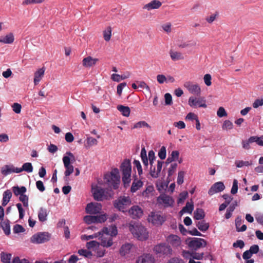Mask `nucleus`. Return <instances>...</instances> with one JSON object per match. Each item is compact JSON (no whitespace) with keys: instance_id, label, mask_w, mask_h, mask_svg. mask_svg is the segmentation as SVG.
<instances>
[{"instance_id":"42","label":"nucleus","mask_w":263,"mask_h":263,"mask_svg":"<svg viewBox=\"0 0 263 263\" xmlns=\"http://www.w3.org/2000/svg\"><path fill=\"white\" fill-rule=\"evenodd\" d=\"M111 36V28L108 26L105 30L103 31V37L106 41H109Z\"/></svg>"},{"instance_id":"37","label":"nucleus","mask_w":263,"mask_h":263,"mask_svg":"<svg viewBox=\"0 0 263 263\" xmlns=\"http://www.w3.org/2000/svg\"><path fill=\"white\" fill-rule=\"evenodd\" d=\"M140 157L143 164L147 167L148 164V160L147 157L146 151L144 147H142L141 151Z\"/></svg>"},{"instance_id":"14","label":"nucleus","mask_w":263,"mask_h":263,"mask_svg":"<svg viewBox=\"0 0 263 263\" xmlns=\"http://www.w3.org/2000/svg\"><path fill=\"white\" fill-rule=\"evenodd\" d=\"M93 196L95 200L102 201L104 198L105 191L100 186H96L92 188Z\"/></svg>"},{"instance_id":"43","label":"nucleus","mask_w":263,"mask_h":263,"mask_svg":"<svg viewBox=\"0 0 263 263\" xmlns=\"http://www.w3.org/2000/svg\"><path fill=\"white\" fill-rule=\"evenodd\" d=\"M19 200L21 201L24 207L28 208L29 206V198L25 194L21 195L19 197Z\"/></svg>"},{"instance_id":"8","label":"nucleus","mask_w":263,"mask_h":263,"mask_svg":"<svg viewBox=\"0 0 263 263\" xmlns=\"http://www.w3.org/2000/svg\"><path fill=\"white\" fill-rule=\"evenodd\" d=\"M189 104L191 107L196 108L203 107L206 108V100L204 97L195 98L191 97L189 99Z\"/></svg>"},{"instance_id":"12","label":"nucleus","mask_w":263,"mask_h":263,"mask_svg":"<svg viewBox=\"0 0 263 263\" xmlns=\"http://www.w3.org/2000/svg\"><path fill=\"white\" fill-rule=\"evenodd\" d=\"M102 209V205L98 202H90L86 207V212L90 214L99 213Z\"/></svg>"},{"instance_id":"19","label":"nucleus","mask_w":263,"mask_h":263,"mask_svg":"<svg viewBox=\"0 0 263 263\" xmlns=\"http://www.w3.org/2000/svg\"><path fill=\"white\" fill-rule=\"evenodd\" d=\"M17 170H18V168L15 167L13 165H5L2 167L1 173L6 176L13 173H19Z\"/></svg>"},{"instance_id":"17","label":"nucleus","mask_w":263,"mask_h":263,"mask_svg":"<svg viewBox=\"0 0 263 263\" xmlns=\"http://www.w3.org/2000/svg\"><path fill=\"white\" fill-rule=\"evenodd\" d=\"M185 86L192 93L199 96L201 93L200 87L196 83H185Z\"/></svg>"},{"instance_id":"47","label":"nucleus","mask_w":263,"mask_h":263,"mask_svg":"<svg viewBox=\"0 0 263 263\" xmlns=\"http://www.w3.org/2000/svg\"><path fill=\"white\" fill-rule=\"evenodd\" d=\"M158 155L159 157L161 160H163L166 158V147L164 146H162L160 148Z\"/></svg>"},{"instance_id":"35","label":"nucleus","mask_w":263,"mask_h":263,"mask_svg":"<svg viewBox=\"0 0 263 263\" xmlns=\"http://www.w3.org/2000/svg\"><path fill=\"white\" fill-rule=\"evenodd\" d=\"M143 185V182L141 180H134L132 183V185L130 188V191L132 193L136 192Z\"/></svg>"},{"instance_id":"61","label":"nucleus","mask_w":263,"mask_h":263,"mask_svg":"<svg viewBox=\"0 0 263 263\" xmlns=\"http://www.w3.org/2000/svg\"><path fill=\"white\" fill-rule=\"evenodd\" d=\"M148 159L149 161V164L151 165H152L154 163V161L155 160L156 157L155 156V153L153 150H151L148 152Z\"/></svg>"},{"instance_id":"54","label":"nucleus","mask_w":263,"mask_h":263,"mask_svg":"<svg viewBox=\"0 0 263 263\" xmlns=\"http://www.w3.org/2000/svg\"><path fill=\"white\" fill-rule=\"evenodd\" d=\"M13 230V232L16 234L24 232L25 231V229L21 225L18 224L14 226Z\"/></svg>"},{"instance_id":"15","label":"nucleus","mask_w":263,"mask_h":263,"mask_svg":"<svg viewBox=\"0 0 263 263\" xmlns=\"http://www.w3.org/2000/svg\"><path fill=\"white\" fill-rule=\"evenodd\" d=\"M225 188L224 185L222 182H217L215 183L209 189L208 194L212 196L213 194L220 192L224 190Z\"/></svg>"},{"instance_id":"45","label":"nucleus","mask_w":263,"mask_h":263,"mask_svg":"<svg viewBox=\"0 0 263 263\" xmlns=\"http://www.w3.org/2000/svg\"><path fill=\"white\" fill-rule=\"evenodd\" d=\"M233 128V123L228 120H227L224 121L222 125V128L223 130H229Z\"/></svg>"},{"instance_id":"44","label":"nucleus","mask_w":263,"mask_h":263,"mask_svg":"<svg viewBox=\"0 0 263 263\" xmlns=\"http://www.w3.org/2000/svg\"><path fill=\"white\" fill-rule=\"evenodd\" d=\"M196 45V42L195 41H190L187 42H183L181 43L180 44L178 45V47L180 48H185L187 47H193L195 46Z\"/></svg>"},{"instance_id":"41","label":"nucleus","mask_w":263,"mask_h":263,"mask_svg":"<svg viewBox=\"0 0 263 263\" xmlns=\"http://www.w3.org/2000/svg\"><path fill=\"white\" fill-rule=\"evenodd\" d=\"M11 258V254L2 252L1 254V261L4 263H10Z\"/></svg>"},{"instance_id":"63","label":"nucleus","mask_w":263,"mask_h":263,"mask_svg":"<svg viewBox=\"0 0 263 263\" xmlns=\"http://www.w3.org/2000/svg\"><path fill=\"white\" fill-rule=\"evenodd\" d=\"M164 98L165 105H170L172 104V96L169 93H165Z\"/></svg>"},{"instance_id":"51","label":"nucleus","mask_w":263,"mask_h":263,"mask_svg":"<svg viewBox=\"0 0 263 263\" xmlns=\"http://www.w3.org/2000/svg\"><path fill=\"white\" fill-rule=\"evenodd\" d=\"M217 116L219 118L227 116V113L223 107H220L217 111Z\"/></svg>"},{"instance_id":"50","label":"nucleus","mask_w":263,"mask_h":263,"mask_svg":"<svg viewBox=\"0 0 263 263\" xmlns=\"http://www.w3.org/2000/svg\"><path fill=\"white\" fill-rule=\"evenodd\" d=\"M133 163L134 165V167L136 168L137 170L138 174L139 175H141L142 174L143 171L140 161L139 160H135L134 161Z\"/></svg>"},{"instance_id":"39","label":"nucleus","mask_w":263,"mask_h":263,"mask_svg":"<svg viewBox=\"0 0 263 263\" xmlns=\"http://www.w3.org/2000/svg\"><path fill=\"white\" fill-rule=\"evenodd\" d=\"M147 128L149 129L151 128V126L145 121H141L136 123L133 126V128Z\"/></svg>"},{"instance_id":"49","label":"nucleus","mask_w":263,"mask_h":263,"mask_svg":"<svg viewBox=\"0 0 263 263\" xmlns=\"http://www.w3.org/2000/svg\"><path fill=\"white\" fill-rule=\"evenodd\" d=\"M86 141H87V144L88 146H92L93 145H96L98 144L97 140L92 137H87Z\"/></svg>"},{"instance_id":"20","label":"nucleus","mask_w":263,"mask_h":263,"mask_svg":"<svg viewBox=\"0 0 263 263\" xmlns=\"http://www.w3.org/2000/svg\"><path fill=\"white\" fill-rule=\"evenodd\" d=\"M98 61V59L92 58L90 56H88L83 59L82 61L83 65L85 67H90L94 66Z\"/></svg>"},{"instance_id":"30","label":"nucleus","mask_w":263,"mask_h":263,"mask_svg":"<svg viewBox=\"0 0 263 263\" xmlns=\"http://www.w3.org/2000/svg\"><path fill=\"white\" fill-rule=\"evenodd\" d=\"M117 109L121 112L122 115L125 117H128L130 115V110L128 106L119 105L117 106Z\"/></svg>"},{"instance_id":"7","label":"nucleus","mask_w":263,"mask_h":263,"mask_svg":"<svg viewBox=\"0 0 263 263\" xmlns=\"http://www.w3.org/2000/svg\"><path fill=\"white\" fill-rule=\"evenodd\" d=\"M148 221L155 226H161L165 221V217L160 213L152 212L148 216Z\"/></svg>"},{"instance_id":"9","label":"nucleus","mask_w":263,"mask_h":263,"mask_svg":"<svg viewBox=\"0 0 263 263\" xmlns=\"http://www.w3.org/2000/svg\"><path fill=\"white\" fill-rule=\"evenodd\" d=\"M49 234L47 232L39 233L33 235L31 238V241L33 243H42L49 240Z\"/></svg>"},{"instance_id":"22","label":"nucleus","mask_w":263,"mask_h":263,"mask_svg":"<svg viewBox=\"0 0 263 263\" xmlns=\"http://www.w3.org/2000/svg\"><path fill=\"white\" fill-rule=\"evenodd\" d=\"M162 5L161 2L158 0H153L150 3L146 4L143 7L144 9H146L148 10L152 9H158Z\"/></svg>"},{"instance_id":"23","label":"nucleus","mask_w":263,"mask_h":263,"mask_svg":"<svg viewBox=\"0 0 263 263\" xmlns=\"http://www.w3.org/2000/svg\"><path fill=\"white\" fill-rule=\"evenodd\" d=\"M112 245V239L109 236H101V245L104 247H109Z\"/></svg>"},{"instance_id":"55","label":"nucleus","mask_w":263,"mask_h":263,"mask_svg":"<svg viewBox=\"0 0 263 263\" xmlns=\"http://www.w3.org/2000/svg\"><path fill=\"white\" fill-rule=\"evenodd\" d=\"M16 205L19 212V218L20 219H23L24 216L25 211L22 207V205L21 203H18Z\"/></svg>"},{"instance_id":"21","label":"nucleus","mask_w":263,"mask_h":263,"mask_svg":"<svg viewBox=\"0 0 263 263\" xmlns=\"http://www.w3.org/2000/svg\"><path fill=\"white\" fill-rule=\"evenodd\" d=\"M130 75V73L128 71H126L121 74L114 73L111 75V79L115 82H119L129 78Z\"/></svg>"},{"instance_id":"59","label":"nucleus","mask_w":263,"mask_h":263,"mask_svg":"<svg viewBox=\"0 0 263 263\" xmlns=\"http://www.w3.org/2000/svg\"><path fill=\"white\" fill-rule=\"evenodd\" d=\"M177 167V163H173L171 165L168 171V176H171L176 171Z\"/></svg>"},{"instance_id":"18","label":"nucleus","mask_w":263,"mask_h":263,"mask_svg":"<svg viewBox=\"0 0 263 263\" xmlns=\"http://www.w3.org/2000/svg\"><path fill=\"white\" fill-rule=\"evenodd\" d=\"M166 241L174 247H177L180 246L181 241L180 238L176 235L171 234L168 235L166 238Z\"/></svg>"},{"instance_id":"3","label":"nucleus","mask_w":263,"mask_h":263,"mask_svg":"<svg viewBox=\"0 0 263 263\" xmlns=\"http://www.w3.org/2000/svg\"><path fill=\"white\" fill-rule=\"evenodd\" d=\"M66 154L67 156H64L62 160L65 168L64 178L67 180V178L74 171V167L71 163L75 161V158L73 154L70 152H66Z\"/></svg>"},{"instance_id":"11","label":"nucleus","mask_w":263,"mask_h":263,"mask_svg":"<svg viewBox=\"0 0 263 263\" xmlns=\"http://www.w3.org/2000/svg\"><path fill=\"white\" fill-rule=\"evenodd\" d=\"M154 256L151 253H143L136 259L135 263H155Z\"/></svg>"},{"instance_id":"48","label":"nucleus","mask_w":263,"mask_h":263,"mask_svg":"<svg viewBox=\"0 0 263 263\" xmlns=\"http://www.w3.org/2000/svg\"><path fill=\"white\" fill-rule=\"evenodd\" d=\"M78 253L80 255L83 256L87 258H90L92 256V253L90 251L87 250L81 249L78 251Z\"/></svg>"},{"instance_id":"40","label":"nucleus","mask_w":263,"mask_h":263,"mask_svg":"<svg viewBox=\"0 0 263 263\" xmlns=\"http://www.w3.org/2000/svg\"><path fill=\"white\" fill-rule=\"evenodd\" d=\"M235 164L237 167L240 168L245 166H248L251 165L252 164V161L238 160L235 161Z\"/></svg>"},{"instance_id":"5","label":"nucleus","mask_w":263,"mask_h":263,"mask_svg":"<svg viewBox=\"0 0 263 263\" xmlns=\"http://www.w3.org/2000/svg\"><path fill=\"white\" fill-rule=\"evenodd\" d=\"M121 169L122 172V181L125 186L128 185L130 182L132 166L129 160L125 159L121 165Z\"/></svg>"},{"instance_id":"36","label":"nucleus","mask_w":263,"mask_h":263,"mask_svg":"<svg viewBox=\"0 0 263 263\" xmlns=\"http://www.w3.org/2000/svg\"><path fill=\"white\" fill-rule=\"evenodd\" d=\"M196 226L201 231L205 232L209 228V224L204 220H202L197 222Z\"/></svg>"},{"instance_id":"25","label":"nucleus","mask_w":263,"mask_h":263,"mask_svg":"<svg viewBox=\"0 0 263 263\" xmlns=\"http://www.w3.org/2000/svg\"><path fill=\"white\" fill-rule=\"evenodd\" d=\"M158 200L161 201L165 206H171L174 202L173 199L167 195H161L159 198Z\"/></svg>"},{"instance_id":"31","label":"nucleus","mask_w":263,"mask_h":263,"mask_svg":"<svg viewBox=\"0 0 263 263\" xmlns=\"http://www.w3.org/2000/svg\"><path fill=\"white\" fill-rule=\"evenodd\" d=\"M170 54L172 60L174 61L184 59V57L182 53L179 52L173 51L171 50L170 51Z\"/></svg>"},{"instance_id":"32","label":"nucleus","mask_w":263,"mask_h":263,"mask_svg":"<svg viewBox=\"0 0 263 263\" xmlns=\"http://www.w3.org/2000/svg\"><path fill=\"white\" fill-rule=\"evenodd\" d=\"M205 214L202 209H197L194 213V218L196 220H201L204 218Z\"/></svg>"},{"instance_id":"26","label":"nucleus","mask_w":263,"mask_h":263,"mask_svg":"<svg viewBox=\"0 0 263 263\" xmlns=\"http://www.w3.org/2000/svg\"><path fill=\"white\" fill-rule=\"evenodd\" d=\"M1 226L4 231V233L6 235H9L10 234V221L8 219H6L0 223Z\"/></svg>"},{"instance_id":"1","label":"nucleus","mask_w":263,"mask_h":263,"mask_svg":"<svg viewBox=\"0 0 263 263\" xmlns=\"http://www.w3.org/2000/svg\"><path fill=\"white\" fill-rule=\"evenodd\" d=\"M104 180L109 188L117 189L120 183V176L118 168H114L110 173L106 174L104 176Z\"/></svg>"},{"instance_id":"28","label":"nucleus","mask_w":263,"mask_h":263,"mask_svg":"<svg viewBox=\"0 0 263 263\" xmlns=\"http://www.w3.org/2000/svg\"><path fill=\"white\" fill-rule=\"evenodd\" d=\"M12 190L14 193V194L17 196L21 195H23L26 192L27 189L25 186H22L21 187H19L18 186H14L12 187Z\"/></svg>"},{"instance_id":"10","label":"nucleus","mask_w":263,"mask_h":263,"mask_svg":"<svg viewBox=\"0 0 263 263\" xmlns=\"http://www.w3.org/2000/svg\"><path fill=\"white\" fill-rule=\"evenodd\" d=\"M189 247L195 250L204 247L206 246V241L202 238H193L188 243Z\"/></svg>"},{"instance_id":"34","label":"nucleus","mask_w":263,"mask_h":263,"mask_svg":"<svg viewBox=\"0 0 263 263\" xmlns=\"http://www.w3.org/2000/svg\"><path fill=\"white\" fill-rule=\"evenodd\" d=\"M194 209V205L193 203H190L187 202L186 203V205L182 208V209L180 211L179 213L181 215H182L184 213H191Z\"/></svg>"},{"instance_id":"6","label":"nucleus","mask_w":263,"mask_h":263,"mask_svg":"<svg viewBox=\"0 0 263 263\" xmlns=\"http://www.w3.org/2000/svg\"><path fill=\"white\" fill-rule=\"evenodd\" d=\"M129 197H121L114 201V206L122 212H125L126 207L130 204Z\"/></svg>"},{"instance_id":"53","label":"nucleus","mask_w":263,"mask_h":263,"mask_svg":"<svg viewBox=\"0 0 263 263\" xmlns=\"http://www.w3.org/2000/svg\"><path fill=\"white\" fill-rule=\"evenodd\" d=\"M260 138L257 136H252L249 138V140L250 143L256 142L258 145L260 146V145H263V142L260 141Z\"/></svg>"},{"instance_id":"57","label":"nucleus","mask_w":263,"mask_h":263,"mask_svg":"<svg viewBox=\"0 0 263 263\" xmlns=\"http://www.w3.org/2000/svg\"><path fill=\"white\" fill-rule=\"evenodd\" d=\"M154 191V187L152 185L148 186L146 189L143 191L142 195L143 196L147 197L150 193Z\"/></svg>"},{"instance_id":"62","label":"nucleus","mask_w":263,"mask_h":263,"mask_svg":"<svg viewBox=\"0 0 263 263\" xmlns=\"http://www.w3.org/2000/svg\"><path fill=\"white\" fill-rule=\"evenodd\" d=\"M238 191V181L236 179H234L233 182L232 187L231 189V193L232 194H235Z\"/></svg>"},{"instance_id":"60","label":"nucleus","mask_w":263,"mask_h":263,"mask_svg":"<svg viewBox=\"0 0 263 263\" xmlns=\"http://www.w3.org/2000/svg\"><path fill=\"white\" fill-rule=\"evenodd\" d=\"M96 223H102L104 222L107 219L106 214H102L100 215L96 216Z\"/></svg>"},{"instance_id":"13","label":"nucleus","mask_w":263,"mask_h":263,"mask_svg":"<svg viewBox=\"0 0 263 263\" xmlns=\"http://www.w3.org/2000/svg\"><path fill=\"white\" fill-rule=\"evenodd\" d=\"M163 162L158 160L156 166L151 165L149 174L154 178H157L160 174Z\"/></svg>"},{"instance_id":"24","label":"nucleus","mask_w":263,"mask_h":263,"mask_svg":"<svg viewBox=\"0 0 263 263\" xmlns=\"http://www.w3.org/2000/svg\"><path fill=\"white\" fill-rule=\"evenodd\" d=\"M14 41V35L12 33H9L5 36L0 37V43L4 44H12Z\"/></svg>"},{"instance_id":"4","label":"nucleus","mask_w":263,"mask_h":263,"mask_svg":"<svg viewBox=\"0 0 263 263\" xmlns=\"http://www.w3.org/2000/svg\"><path fill=\"white\" fill-rule=\"evenodd\" d=\"M129 230L133 236L139 240H145L148 237L146 229L142 225H130Z\"/></svg>"},{"instance_id":"38","label":"nucleus","mask_w":263,"mask_h":263,"mask_svg":"<svg viewBox=\"0 0 263 263\" xmlns=\"http://www.w3.org/2000/svg\"><path fill=\"white\" fill-rule=\"evenodd\" d=\"M132 248V245L130 243H126L123 245L120 249V254L124 256L128 254Z\"/></svg>"},{"instance_id":"16","label":"nucleus","mask_w":263,"mask_h":263,"mask_svg":"<svg viewBox=\"0 0 263 263\" xmlns=\"http://www.w3.org/2000/svg\"><path fill=\"white\" fill-rule=\"evenodd\" d=\"M129 214L133 219L139 218L143 215L142 209L138 205L133 206L128 211Z\"/></svg>"},{"instance_id":"27","label":"nucleus","mask_w":263,"mask_h":263,"mask_svg":"<svg viewBox=\"0 0 263 263\" xmlns=\"http://www.w3.org/2000/svg\"><path fill=\"white\" fill-rule=\"evenodd\" d=\"M45 71V68L43 67L35 71L34 73L33 82H39L41 80L42 77L44 76Z\"/></svg>"},{"instance_id":"46","label":"nucleus","mask_w":263,"mask_h":263,"mask_svg":"<svg viewBox=\"0 0 263 263\" xmlns=\"http://www.w3.org/2000/svg\"><path fill=\"white\" fill-rule=\"evenodd\" d=\"M84 221L87 224L96 222V216L87 215L84 217Z\"/></svg>"},{"instance_id":"2","label":"nucleus","mask_w":263,"mask_h":263,"mask_svg":"<svg viewBox=\"0 0 263 263\" xmlns=\"http://www.w3.org/2000/svg\"><path fill=\"white\" fill-rule=\"evenodd\" d=\"M153 252L159 257L164 258L172 255L173 250L171 246L166 243H160L153 248Z\"/></svg>"},{"instance_id":"33","label":"nucleus","mask_w":263,"mask_h":263,"mask_svg":"<svg viewBox=\"0 0 263 263\" xmlns=\"http://www.w3.org/2000/svg\"><path fill=\"white\" fill-rule=\"evenodd\" d=\"M47 210L45 209L41 208L39 211L38 217L39 219L41 222H44L47 220Z\"/></svg>"},{"instance_id":"52","label":"nucleus","mask_w":263,"mask_h":263,"mask_svg":"<svg viewBox=\"0 0 263 263\" xmlns=\"http://www.w3.org/2000/svg\"><path fill=\"white\" fill-rule=\"evenodd\" d=\"M185 173L183 171H180L178 172V177H177V183L180 185L183 183V178L184 176Z\"/></svg>"},{"instance_id":"64","label":"nucleus","mask_w":263,"mask_h":263,"mask_svg":"<svg viewBox=\"0 0 263 263\" xmlns=\"http://www.w3.org/2000/svg\"><path fill=\"white\" fill-rule=\"evenodd\" d=\"M263 105V99H256L255 100L254 102L253 103V107L255 108H256L259 106Z\"/></svg>"},{"instance_id":"58","label":"nucleus","mask_w":263,"mask_h":263,"mask_svg":"<svg viewBox=\"0 0 263 263\" xmlns=\"http://www.w3.org/2000/svg\"><path fill=\"white\" fill-rule=\"evenodd\" d=\"M187 196L188 193L186 192L181 193L179 195V198L177 200L178 203H180L184 202L185 199L187 198Z\"/></svg>"},{"instance_id":"56","label":"nucleus","mask_w":263,"mask_h":263,"mask_svg":"<svg viewBox=\"0 0 263 263\" xmlns=\"http://www.w3.org/2000/svg\"><path fill=\"white\" fill-rule=\"evenodd\" d=\"M13 110L16 114H20L21 111L22 106L18 103H14L12 105Z\"/></svg>"},{"instance_id":"29","label":"nucleus","mask_w":263,"mask_h":263,"mask_svg":"<svg viewBox=\"0 0 263 263\" xmlns=\"http://www.w3.org/2000/svg\"><path fill=\"white\" fill-rule=\"evenodd\" d=\"M33 170L32 165L30 162H26L23 164L22 167L18 168V170L17 171L19 173H21L23 171H25L27 173H31L32 172Z\"/></svg>"}]
</instances>
